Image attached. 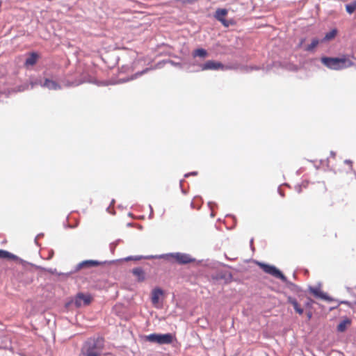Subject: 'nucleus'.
<instances>
[{
	"label": "nucleus",
	"mask_w": 356,
	"mask_h": 356,
	"mask_svg": "<svg viewBox=\"0 0 356 356\" xmlns=\"http://www.w3.org/2000/svg\"><path fill=\"white\" fill-rule=\"evenodd\" d=\"M193 55L194 57L199 56L202 58H205L207 56V52L204 49H197L194 51Z\"/></svg>",
	"instance_id": "18"
},
{
	"label": "nucleus",
	"mask_w": 356,
	"mask_h": 356,
	"mask_svg": "<svg viewBox=\"0 0 356 356\" xmlns=\"http://www.w3.org/2000/svg\"><path fill=\"white\" fill-rule=\"evenodd\" d=\"M101 263L96 260H86L79 264L77 268L81 269L83 268H90L94 266H98Z\"/></svg>",
	"instance_id": "10"
},
{
	"label": "nucleus",
	"mask_w": 356,
	"mask_h": 356,
	"mask_svg": "<svg viewBox=\"0 0 356 356\" xmlns=\"http://www.w3.org/2000/svg\"><path fill=\"white\" fill-rule=\"evenodd\" d=\"M172 257L179 264H189L195 260L189 254L179 252L172 254Z\"/></svg>",
	"instance_id": "8"
},
{
	"label": "nucleus",
	"mask_w": 356,
	"mask_h": 356,
	"mask_svg": "<svg viewBox=\"0 0 356 356\" xmlns=\"http://www.w3.org/2000/svg\"><path fill=\"white\" fill-rule=\"evenodd\" d=\"M337 29H332L331 31H330L329 33H327L325 34V35L324 37V40L328 41V40H332L333 38H335V36L337 35Z\"/></svg>",
	"instance_id": "20"
},
{
	"label": "nucleus",
	"mask_w": 356,
	"mask_h": 356,
	"mask_svg": "<svg viewBox=\"0 0 356 356\" xmlns=\"http://www.w3.org/2000/svg\"><path fill=\"white\" fill-rule=\"evenodd\" d=\"M288 302L291 304L295 309V311L300 315H302L304 312L303 309L300 307L298 301L292 298V297H288L287 298Z\"/></svg>",
	"instance_id": "12"
},
{
	"label": "nucleus",
	"mask_w": 356,
	"mask_h": 356,
	"mask_svg": "<svg viewBox=\"0 0 356 356\" xmlns=\"http://www.w3.org/2000/svg\"><path fill=\"white\" fill-rule=\"evenodd\" d=\"M321 63L329 69L334 70H340L354 65L346 55H343L341 58L322 57Z\"/></svg>",
	"instance_id": "2"
},
{
	"label": "nucleus",
	"mask_w": 356,
	"mask_h": 356,
	"mask_svg": "<svg viewBox=\"0 0 356 356\" xmlns=\"http://www.w3.org/2000/svg\"><path fill=\"white\" fill-rule=\"evenodd\" d=\"M259 266L266 273H268L276 278H279L284 282H286V277L276 267L264 264H260Z\"/></svg>",
	"instance_id": "4"
},
{
	"label": "nucleus",
	"mask_w": 356,
	"mask_h": 356,
	"mask_svg": "<svg viewBox=\"0 0 356 356\" xmlns=\"http://www.w3.org/2000/svg\"><path fill=\"white\" fill-rule=\"evenodd\" d=\"M318 44H319V40L316 38H314L312 40L311 44H309L305 48V50H307L308 51H312V50H314V49H315L318 46Z\"/></svg>",
	"instance_id": "19"
},
{
	"label": "nucleus",
	"mask_w": 356,
	"mask_h": 356,
	"mask_svg": "<svg viewBox=\"0 0 356 356\" xmlns=\"http://www.w3.org/2000/svg\"><path fill=\"white\" fill-rule=\"evenodd\" d=\"M227 15V10L225 8H218L214 14L215 18L220 22L222 24L228 27L231 23L225 19V16Z\"/></svg>",
	"instance_id": "7"
},
{
	"label": "nucleus",
	"mask_w": 356,
	"mask_h": 356,
	"mask_svg": "<svg viewBox=\"0 0 356 356\" xmlns=\"http://www.w3.org/2000/svg\"><path fill=\"white\" fill-rule=\"evenodd\" d=\"M147 70H148V69H145V70H143V71H142V72H138V73L135 74H134V76H132L131 78H130V79H126V80H124L123 81H129V80H132V79H134V78H136L138 76L143 74H144L145 72H146Z\"/></svg>",
	"instance_id": "22"
},
{
	"label": "nucleus",
	"mask_w": 356,
	"mask_h": 356,
	"mask_svg": "<svg viewBox=\"0 0 356 356\" xmlns=\"http://www.w3.org/2000/svg\"><path fill=\"white\" fill-rule=\"evenodd\" d=\"M0 259H7L10 260H17V257L6 250H0Z\"/></svg>",
	"instance_id": "16"
},
{
	"label": "nucleus",
	"mask_w": 356,
	"mask_h": 356,
	"mask_svg": "<svg viewBox=\"0 0 356 356\" xmlns=\"http://www.w3.org/2000/svg\"><path fill=\"white\" fill-rule=\"evenodd\" d=\"M202 70H225V67L223 64L215 60H207L201 66Z\"/></svg>",
	"instance_id": "5"
},
{
	"label": "nucleus",
	"mask_w": 356,
	"mask_h": 356,
	"mask_svg": "<svg viewBox=\"0 0 356 356\" xmlns=\"http://www.w3.org/2000/svg\"><path fill=\"white\" fill-rule=\"evenodd\" d=\"M43 87L47 88L49 90H58L60 88V86L56 81L50 80L49 79H46L44 80V83L42 84Z\"/></svg>",
	"instance_id": "13"
},
{
	"label": "nucleus",
	"mask_w": 356,
	"mask_h": 356,
	"mask_svg": "<svg viewBox=\"0 0 356 356\" xmlns=\"http://www.w3.org/2000/svg\"><path fill=\"white\" fill-rule=\"evenodd\" d=\"M132 273L139 282H143L145 280V273L140 267L134 268L132 270Z\"/></svg>",
	"instance_id": "9"
},
{
	"label": "nucleus",
	"mask_w": 356,
	"mask_h": 356,
	"mask_svg": "<svg viewBox=\"0 0 356 356\" xmlns=\"http://www.w3.org/2000/svg\"><path fill=\"white\" fill-rule=\"evenodd\" d=\"M142 259V257H128L124 259L125 261L135 260L138 261Z\"/></svg>",
	"instance_id": "24"
},
{
	"label": "nucleus",
	"mask_w": 356,
	"mask_h": 356,
	"mask_svg": "<svg viewBox=\"0 0 356 356\" xmlns=\"http://www.w3.org/2000/svg\"><path fill=\"white\" fill-rule=\"evenodd\" d=\"M311 293L316 297L320 298L323 300H330V298L323 292L316 289H311Z\"/></svg>",
	"instance_id": "17"
},
{
	"label": "nucleus",
	"mask_w": 356,
	"mask_h": 356,
	"mask_svg": "<svg viewBox=\"0 0 356 356\" xmlns=\"http://www.w3.org/2000/svg\"><path fill=\"white\" fill-rule=\"evenodd\" d=\"M92 301V297L90 295H85L83 293H78L74 300V305L76 307H80L83 305H88Z\"/></svg>",
	"instance_id": "6"
},
{
	"label": "nucleus",
	"mask_w": 356,
	"mask_h": 356,
	"mask_svg": "<svg viewBox=\"0 0 356 356\" xmlns=\"http://www.w3.org/2000/svg\"><path fill=\"white\" fill-rule=\"evenodd\" d=\"M163 295V291L160 289H154L152 292V302L156 305L159 302V298Z\"/></svg>",
	"instance_id": "14"
},
{
	"label": "nucleus",
	"mask_w": 356,
	"mask_h": 356,
	"mask_svg": "<svg viewBox=\"0 0 356 356\" xmlns=\"http://www.w3.org/2000/svg\"><path fill=\"white\" fill-rule=\"evenodd\" d=\"M175 1L177 2H181L184 4H186V3L191 4V3H194L195 1H197V0H175Z\"/></svg>",
	"instance_id": "23"
},
{
	"label": "nucleus",
	"mask_w": 356,
	"mask_h": 356,
	"mask_svg": "<svg viewBox=\"0 0 356 356\" xmlns=\"http://www.w3.org/2000/svg\"><path fill=\"white\" fill-rule=\"evenodd\" d=\"M311 316H312L311 314H308L309 318H310Z\"/></svg>",
	"instance_id": "27"
},
{
	"label": "nucleus",
	"mask_w": 356,
	"mask_h": 356,
	"mask_svg": "<svg viewBox=\"0 0 356 356\" xmlns=\"http://www.w3.org/2000/svg\"><path fill=\"white\" fill-rule=\"evenodd\" d=\"M146 341L159 344H170L173 341L175 337L171 333L151 334L145 337Z\"/></svg>",
	"instance_id": "3"
},
{
	"label": "nucleus",
	"mask_w": 356,
	"mask_h": 356,
	"mask_svg": "<svg viewBox=\"0 0 356 356\" xmlns=\"http://www.w3.org/2000/svg\"><path fill=\"white\" fill-rule=\"evenodd\" d=\"M346 10L349 14L353 13L356 10V1L352 2L351 3L347 4L346 6Z\"/></svg>",
	"instance_id": "21"
},
{
	"label": "nucleus",
	"mask_w": 356,
	"mask_h": 356,
	"mask_svg": "<svg viewBox=\"0 0 356 356\" xmlns=\"http://www.w3.org/2000/svg\"><path fill=\"white\" fill-rule=\"evenodd\" d=\"M313 303H314V300L309 298L307 299V302L305 303V306L307 307H311L312 305H313Z\"/></svg>",
	"instance_id": "25"
},
{
	"label": "nucleus",
	"mask_w": 356,
	"mask_h": 356,
	"mask_svg": "<svg viewBox=\"0 0 356 356\" xmlns=\"http://www.w3.org/2000/svg\"><path fill=\"white\" fill-rule=\"evenodd\" d=\"M351 324V321L349 318H346L341 321L339 324L337 325V331L340 332H343L346 331L348 326Z\"/></svg>",
	"instance_id": "15"
},
{
	"label": "nucleus",
	"mask_w": 356,
	"mask_h": 356,
	"mask_svg": "<svg viewBox=\"0 0 356 356\" xmlns=\"http://www.w3.org/2000/svg\"><path fill=\"white\" fill-rule=\"evenodd\" d=\"M192 175H197V172H191V173Z\"/></svg>",
	"instance_id": "26"
},
{
	"label": "nucleus",
	"mask_w": 356,
	"mask_h": 356,
	"mask_svg": "<svg viewBox=\"0 0 356 356\" xmlns=\"http://www.w3.org/2000/svg\"><path fill=\"white\" fill-rule=\"evenodd\" d=\"M104 347V339L102 337L88 339L81 348L82 356H99Z\"/></svg>",
	"instance_id": "1"
},
{
	"label": "nucleus",
	"mask_w": 356,
	"mask_h": 356,
	"mask_svg": "<svg viewBox=\"0 0 356 356\" xmlns=\"http://www.w3.org/2000/svg\"><path fill=\"white\" fill-rule=\"evenodd\" d=\"M38 58H39V56L37 53L32 52L29 55V56L26 59L24 65L26 67L34 65L37 63Z\"/></svg>",
	"instance_id": "11"
}]
</instances>
